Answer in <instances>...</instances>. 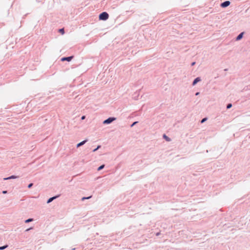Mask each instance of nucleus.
Segmentation results:
<instances>
[{"label":"nucleus","mask_w":250,"mask_h":250,"mask_svg":"<svg viewBox=\"0 0 250 250\" xmlns=\"http://www.w3.org/2000/svg\"><path fill=\"white\" fill-rule=\"evenodd\" d=\"M108 13L105 12H102L99 15V19L101 20L105 21L108 19Z\"/></svg>","instance_id":"obj_1"},{"label":"nucleus","mask_w":250,"mask_h":250,"mask_svg":"<svg viewBox=\"0 0 250 250\" xmlns=\"http://www.w3.org/2000/svg\"><path fill=\"white\" fill-rule=\"evenodd\" d=\"M116 120V118L115 117H109L108 118V119L105 120L104 122H103V124H111L112 122H113L114 121H115Z\"/></svg>","instance_id":"obj_2"},{"label":"nucleus","mask_w":250,"mask_h":250,"mask_svg":"<svg viewBox=\"0 0 250 250\" xmlns=\"http://www.w3.org/2000/svg\"><path fill=\"white\" fill-rule=\"evenodd\" d=\"M230 4V2L229 1H228V0H227V1H225L223 2H222L221 4V6L222 7H226L228 6H229Z\"/></svg>","instance_id":"obj_3"},{"label":"nucleus","mask_w":250,"mask_h":250,"mask_svg":"<svg viewBox=\"0 0 250 250\" xmlns=\"http://www.w3.org/2000/svg\"><path fill=\"white\" fill-rule=\"evenodd\" d=\"M73 58V56H69L68 57H63L61 59V61H67L68 62H70V61H71V60Z\"/></svg>","instance_id":"obj_4"},{"label":"nucleus","mask_w":250,"mask_h":250,"mask_svg":"<svg viewBox=\"0 0 250 250\" xmlns=\"http://www.w3.org/2000/svg\"><path fill=\"white\" fill-rule=\"evenodd\" d=\"M201 79L200 77H197L193 81L192 83V85H195L198 82H200Z\"/></svg>","instance_id":"obj_5"},{"label":"nucleus","mask_w":250,"mask_h":250,"mask_svg":"<svg viewBox=\"0 0 250 250\" xmlns=\"http://www.w3.org/2000/svg\"><path fill=\"white\" fill-rule=\"evenodd\" d=\"M87 140H85L79 143H78L77 145V147H79L81 146H82L84 144H85L86 143V142H87Z\"/></svg>","instance_id":"obj_6"},{"label":"nucleus","mask_w":250,"mask_h":250,"mask_svg":"<svg viewBox=\"0 0 250 250\" xmlns=\"http://www.w3.org/2000/svg\"><path fill=\"white\" fill-rule=\"evenodd\" d=\"M58 197H59V196H54V197L50 198L47 200V203L49 204V203H51L52 201H53L54 199H56Z\"/></svg>","instance_id":"obj_7"},{"label":"nucleus","mask_w":250,"mask_h":250,"mask_svg":"<svg viewBox=\"0 0 250 250\" xmlns=\"http://www.w3.org/2000/svg\"><path fill=\"white\" fill-rule=\"evenodd\" d=\"M19 178V176L12 175V176H11L10 177H7V178H4L3 179H4V180H9V179H16V178Z\"/></svg>","instance_id":"obj_8"},{"label":"nucleus","mask_w":250,"mask_h":250,"mask_svg":"<svg viewBox=\"0 0 250 250\" xmlns=\"http://www.w3.org/2000/svg\"><path fill=\"white\" fill-rule=\"evenodd\" d=\"M244 32L241 33L240 34L238 35V36L236 37V41H239L240 40L243 36Z\"/></svg>","instance_id":"obj_9"},{"label":"nucleus","mask_w":250,"mask_h":250,"mask_svg":"<svg viewBox=\"0 0 250 250\" xmlns=\"http://www.w3.org/2000/svg\"><path fill=\"white\" fill-rule=\"evenodd\" d=\"M163 137L167 141H170V139L167 136H166L165 134L163 135Z\"/></svg>","instance_id":"obj_10"},{"label":"nucleus","mask_w":250,"mask_h":250,"mask_svg":"<svg viewBox=\"0 0 250 250\" xmlns=\"http://www.w3.org/2000/svg\"><path fill=\"white\" fill-rule=\"evenodd\" d=\"M33 221V219L32 218H29V219H28L26 220L25 221V223H28L32 222Z\"/></svg>","instance_id":"obj_11"},{"label":"nucleus","mask_w":250,"mask_h":250,"mask_svg":"<svg viewBox=\"0 0 250 250\" xmlns=\"http://www.w3.org/2000/svg\"><path fill=\"white\" fill-rule=\"evenodd\" d=\"M104 167V165H101V166H100L98 168V171H100L101 170H102V169H103Z\"/></svg>","instance_id":"obj_12"},{"label":"nucleus","mask_w":250,"mask_h":250,"mask_svg":"<svg viewBox=\"0 0 250 250\" xmlns=\"http://www.w3.org/2000/svg\"><path fill=\"white\" fill-rule=\"evenodd\" d=\"M7 247H8V245H7L3 246H2V247H0V250H4L5 249L7 248Z\"/></svg>","instance_id":"obj_13"},{"label":"nucleus","mask_w":250,"mask_h":250,"mask_svg":"<svg viewBox=\"0 0 250 250\" xmlns=\"http://www.w3.org/2000/svg\"><path fill=\"white\" fill-rule=\"evenodd\" d=\"M91 197L92 196H89V197H83L82 199V200L83 201V200H84L85 199H89L91 198Z\"/></svg>","instance_id":"obj_14"},{"label":"nucleus","mask_w":250,"mask_h":250,"mask_svg":"<svg viewBox=\"0 0 250 250\" xmlns=\"http://www.w3.org/2000/svg\"><path fill=\"white\" fill-rule=\"evenodd\" d=\"M232 107V104H229L227 105V108L229 109Z\"/></svg>","instance_id":"obj_15"},{"label":"nucleus","mask_w":250,"mask_h":250,"mask_svg":"<svg viewBox=\"0 0 250 250\" xmlns=\"http://www.w3.org/2000/svg\"><path fill=\"white\" fill-rule=\"evenodd\" d=\"M101 147V146H98L96 148L94 149L93 150V152H95L96 151H97L98 149H99Z\"/></svg>","instance_id":"obj_16"},{"label":"nucleus","mask_w":250,"mask_h":250,"mask_svg":"<svg viewBox=\"0 0 250 250\" xmlns=\"http://www.w3.org/2000/svg\"><path fill=\"white\" fill-rule=\"evenodd\" d=\"M59 31H60L61 33H62V34H64V29H63V28H62V29H60L59 30Z\"/></svg>","instance_id":"obj_17"},{"label":"nucleus","mask_w":250,"mask_h":250,"mask_svg":"<svg viewBox=\"0 0 250 250\" xmlns=\"http://www.w3.org/2000/svg\"><path fill=\"white\" fill-rule=\"evenodd\" d=\"M138 123V122H134L131 125V127H132L134 125H135L136 124H137Z\"/></svg>","instance_id":"obj_18"},{"label":"nucleus","mask_w":250,"mask_h":250,"mask_svg":"<svg viewBox=\"0 0 250 250\" xmlns=\"http://www.w3.org/2000/svg\"><path fill=\"white\" fill-rule=\"evenodd\" d=\"M33 185V184L32 183H30V184L28 185V188H31L32 187Z\"/></svg>","instance_id":"obj_19"},{"label":"nucleus","mask_w":250,"mask_h":250,"mask_svg":"<svg viewBox=\"0 0 250 250\" xmlns=\"http://www.w3.org/2000/svg\"><path fill=\"white\" fill-rule=\"evenodd\" d=\"M207 120V118H203L202 121H201V123H204L205 121Z\"/></svg>","instance_id":"obj_20"},{"label":"nucleus","mask_w":250,"mask_h":250,"mask_svg":"<svg viewBox=\"0 0 250 250\" xmlns=\"http://www.w3.org/2000/svg\"><path fill=\"white\" fill-rule=\"evenodd\" d=\"M85 119V116H83L82 117H81V119L82 120H84Z\"/></svg>","instance_id":"obj_21"},{"label":"nucleus","mask_w":250,"mask_h":250,"mask_svg":"<svg viewBox=\"0 0 250 250\" xmlns=\"http://www.w3.org/2000/svg\"><path fill=\"white\" fill-rule=\"evenodd\" d=\"M7 191L6 190H3L2 191V193H3V194H6V193H7Z\"/></svg>","instance_id":"obj_22"},{"label":"nucleus","mask_w":250,"mask_h":250,"mask_svg":"<svg viewBox=\"0 0 250 250\" xmlns=\"http://www.w3.org/2000/svg\"><path fill=\"white\" fill-rule=\"evenodd\" d=\"M160 232H157V233H156V235L157 236H158V235H160Z\"/></svg>","instance_id":"obj_23"},{"label":"nucleus","mask_w":250,"mask_h":250,"mask_svg":"<svg viewBox=\"0 0 250 250\" xmlns=\"http://www.w3.org/2000/svg\"><path fill=\"white\" fill-rule=\"evenodd\" d=\"M195 63V62H193L192 63H191V65H194Z\"/></svg>","instance_id":"obj_24"},{"label":"nucleus","mask_w":250,"mask_h":250,"mask_svg":"<svg viewBox=\"0 0 250 250\" xmlns=\"http://www.w3.org/2000/svg\"><path fill=\"white\" fill-rule=\"evenodd\" d=\"M199 94V92H197L196 93L195 95L197 96V95H198Z\"/></svg>","instance_id":"obj_25"}]
</instances>
